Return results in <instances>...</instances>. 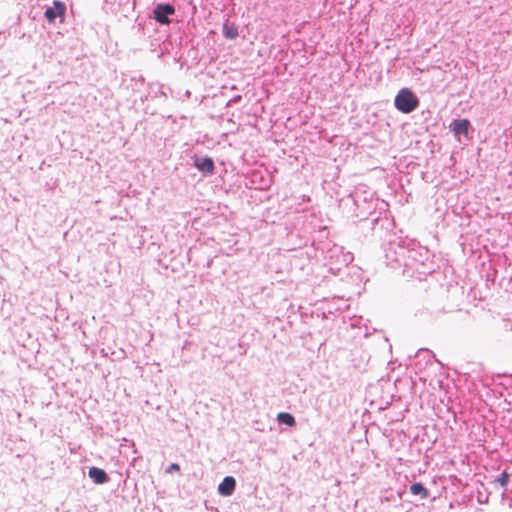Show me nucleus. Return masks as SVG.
Returning a JSON list of instances; mask_svg holds the SVG:
<instances>
[{
    "instance_id": "1",
    "label": "nucleus",
    "mask_w": 512,
    "mask_h": 512,
    "mask_svg": "<svg viewBox=\"0 0 512 512\" xmlns=\"http://www.w3.org/2000/svg\"><path fill=\"white\" fill-rule=\"evenodd\" d=\"M396 109L408 114L414 111L419 105V99L409 88L401 89L394 99Z\"/></svg>"
},
{
    "instance_id": "2",
    "label": "nucleus",
    "mask_w": 512,
    "mask_h": 512,
    "mask_svg": "<svg viewBox=\"0 0 512 512\" xmlns=\"http://www.w3.org/2000/svg\"><path fill=\"white\" fill-rule=\"evenodd\" d=\"M66 13V6L63 2L55 0L53 2V7L46 9L45 17L48 22L53 23L57 17L60 18V23L64 22Z\"/></svg>"
},
{
    "instance_id": "3",
    "label": "nucleus",
    "mask_w": 512,
    "mask_h": 512,
    "mask_svg": "<svg viewBox=\"0 0 512 512\" xmlns=\"http://www.w3.org/2000/svg\"><path fill=\"white\" fill-rule=\"evenodd\" d=\"M175 9L170 4H158L154 9V18L161 24H168V15L174 14Z\"/></svg>"
},
{
    "instance_id": "4",
    "label": "nucleus",
    "mask_w": 512,
    "mask_h": 512,
    "mask_svg": "<svg viewBox=\"0 0 512 512\" xmlns=\"http://www.w3.org/2000/svg\"><path fill=\"white\" fill-rule=\"evenodd\" d=\"M236 481L233 477L227 476L218 486V492L223 496H229L235 490Z\"/></svg>"
},
{
    "instance_id": "5",
    "label": "nucleus",
    "mask_w": 512,
    "mask_h": 512,
    "mask_svg": "<svg viewBox=\"0 0 512 512\" xmlns=\"http://www.w3.org/2000/svg\"><path fill=\"white\" fill-rule=\"evenodd\" d=\"M195 166L198 170L212 174L214 171V162L211 158L205 157V158H196L195 159Z\"/></svg>"
},
{
    "instance_id": "6",
    "label": "nucleus",
    "mask_w": 512,
    "mask_h": 512,
    "mask_svg": "<svg viewBox=\"0 0 512 512\" xmlns=\"http://www.w3.org/2000/svg\"><path fill=\"white\" fill-rule=\"evenodd\" d=\"M89 476L94 480L97 484H103L108 481L107 473L99 469L97 467H92L89 470Z\"/></svg>"
},
{
    "instance_id": "7",
    "label": "nucleus",
    "mask_w": 512,
    "mask_h": 512,
    "mask_svg": "<svg viewBox=\"0 0 512 512\" xmlns=\"http://www.w3.org/2000/svg\"><path fill=\"white\" fill-rule=\"evenodd\" d=\"M469 121L467 119L455 120L452 124V130L455 134H467L469 128Z\"/></svg>"
},
{
    "instance_id": "8",
    "label": "nucleus",
    "mask_w": 512,
    "mask_h": 512,
    "mask_svg": "<svg viewBox=\"0 0 512 512\" xmlns=\"http://www.w3.org/2000/svg\"><path fill=\"white\" fill-rule=\"evenodd\" d=\"M410 492L413 495H420L421 498L428 497V490L422 485V483H414L410 486Z\"/></svg>"
},
{
    "instance_id": "9",
    "label": "nucleus",
    "mask_w": 512,
    "mask_h": 512,
    "mask_svg": "<svg viewBox=\"0 0 512 512\" xmlns=\"http://www.w3.org/2000/svg\"><path fill=\"white\" fill-rule=\"evenodd\" d=\"M277 420L279 423L286 424L290 427L295 425V418L287 412H280L277 415Z\"/></svg>"
},
{
    "instance_id": "10",
    "label": "nucleus",
    "mask_w": 512,
    "mask_h": 512,
    "mask_svg": "<svg viewBox=\"0 0 512 512\" xmlns=\"http://www.w3.org/2000/svg\"><path fill=\"white\" fill-rule=\"evenodd\" d=\"M224 35L226 38L228 39H234L237 37L238 35V31H237V28L234 27V26H231V27H228V26H225L224 27Z\"/></svg>"
},
{
    "instance_id": "11",
    "label": "nucleus",
    "mask_w": 512,
    "mask_h": 512,
    "mask_svg": "<svg viewBox=\"0 0 512 512\" xmlns=\"http://www.w3.org/2000/svg\"><path fill=\"white\" fill-rule=\"evenodd\" d=\"M496 481L502 486L506 487L509 482V474L507 471H503Z\"/></svg>"
},
{
    "instance_id": "12",
    "label": "nucleus",
    "mask_w": 512,
    "mask_h": 512,
    "mask_svg": "<svg viewBox=\"0 0 512 512\" xmlns=\"http://www.w3.org/2000/svg\"><path fill=\"white\" fill-rule=\"evenodd\" d=\"M179 470H180V466H179L178 464H176V463H173V464H171V465L167 468L166 472H167V473H172L173 471H179Z\"/></svg>"
}]
</instances>
